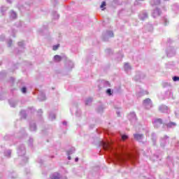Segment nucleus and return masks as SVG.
Returning a JSON list of instances; mask_svg holds the SVG:
<instances>
[{"label": "nucleus", "mask_w": 179, "mask_h": 179, "mask_svg": "<svg viewBox=\"0 0 179 179\" xmlns=\"http://www.w3.org/2000/svg\"><path fill=\"white\" fill-rule=\"evenodd\" d=\"M148 15L146 11H143L139 14V19L141 20H145V19H148Z\"/></svg>", "instance_id": "7"}, {"label": "nucleus", "mask_w": 179, "mask_h": 179, "mask_svg": "<svg viewBox=\"0 0 179 179\" xmlns=\"http://www.w3.org/2000/svg\"><path fill=\"white\" fill-rule=\"evenodd\" d=\"M69 160H71V157H69Z\"/></svg>", "instance_id": "31"}, {"label": "nucleus", "mask_w": 179, "mask_h": 179, "mask_svg": "<svg viewBox=\"0 0 179 179\" xmlns=\"http://www.w3.org/2000/svg\"><path fill=\"white\" fill-rule=\"evenodd\" d=\"M166 139H169V136H164V138L161 139L162 143L165 142Z\"/></svg>", "instance_id": "22"}, {"label": "nucleus", "mask_w": 179, "mask_h": 179, "mask_svg": "<svg viewBox=\"0 0 179 179\" xmlns=\"http://www.w3.org/2000/svg\"><path fill=\"white\" fill-rule=\"evenodd\" d=\"M124 68V71L126 72H129V71H131V69H132V68L131 67V65H129V63H125Z\"/></svg>", "instance_id": "12"}, {"label": "nucleus", "mask_w": 179, "mask_h": 179, "mask_svg": "<svg viewBox=\"0 0 179 179\" xmlns=\"http://www.w3.org/2000/svg\"><path fill=\"white\" fill-rule=\"evenodd\" d=\"M143 94H148V92L145 91V92H143V91H141L140 92H138L137 96L141 97V96H143Z\"/></svg>", "instance_id": "19"}, {"label": "nucleus", "mask_w": 179, "mask_h": 179, "mask_svg": "<svg viewBox=\"0 0 179 179\" xmlns=\"http://www.w3.org/2000/svg\"><path fill=\"white\" fill-rule=\"evenodd\" d=\"M152 141H153V142H154V145H155V143H156V140L152 139Z\"/></svg>", "instance_id": "28"}, {"label": "nucleus", "mask_w": 179, "mask_h": 179, "mask_svg": "<svg viewBox=\"0 0 179 179\" xmlns=\"http://www.w3.org/2000/svg\"><path fill=\"white\" fill-rule=\"evenodd\" d=\"M173 55H176V51L173 49L167 51V57H173Z\"/></svg>", "instance_id": "11"}, {"label": "nucleus", "mask_w": 179, "mask_h": 179, "mask_svg": "<svg viewBox=\"0 0 179 179\" xmlns=\"http://www.w3.org/2000/svg\"><path fill=\"white\" fill-rule=\"evenodd\" d=\"M151 6H157L160 5L161 1L160 0H151L150 2Z\"/></svg>", "instance_id": "9"}, {"label": "nucleus", "mask_w": 179, "mask_h": 179, "mask_svg": "<svg viewBox=\"0 0 179 179\" xmlns=\"http://www.w3.org/2000/svg\"><path fill=\"white\" fill-rule=\"evenodd\" d=\"M50 178L52 179H59V173H55L50 175Z\"/></svg>", "instance_id": "14"}, {"label": "nucleus", "mask_w": 179, "mask_h": 179, "mask_svg": "<svg viewBox=\"0 0 179 179\" xmlns=\"http://www.w3.org/2000/svg\"><path fill=\"white\" fill-rule=\"evenodd\" d=\"M113 163H114V159H115V160H117V162H120L121 163H124V162L127 160V158L124 157L122 154L114 152V151L113 153Z\"/></svg>", "instance_id": "1"}, {"label": "nucleus", "mask_w": 179, "mask_h": 179, "mask_svg": "<svg viewBox=\"0 0 179 179\" xmlns=\"http://www.w3.org/2000/svg\"><path fill=\"white\" fill-rule=\"evenodd\" d=\"M120 150L122 151V150H125V147L120 145Z\"/></svg>", "instance_id": "24"}, {"label": "nucleus", "mask_w": 179, "mask_h": 179, "mask_svg": "<svg viewBox=\"0 0 179 179\" xmlns=\"http://www.w3.org/2000/svg\"><path fill=\"white\" fill-rule=\"evenodd\" d=\"M173 82H178V80H179V77H178V76H174V77H173Z\"/></svg>", "instance_id": "21"}, {"label": "nucleus", "mask_w": 179, "mask_h": 179, "mask_svg": "<svg viewBox=\"0 0 179 179\" xmlns=\"http://www.w3.org/2000/svg\"><path fill=\"white\" fill-rule=\"evenodd\" d=\"M134 136L136 141H142L143 139V134H135Z\"/></svg>", "instance_id": "10"}, {"label": "nucleus", "mask_w": 179, "mask_h": 179, "mask_svg": "<svg viewBox=\"0 0 179 179\" xmlns=\"http://www.w3.org/2000/svg\"><path fill=\"white\" fill-rule=\"evenodd\" d=\"M54 58H55V61H56V62H59L61 61V59H62V57L58 55H55Z\"/></svg>", "instance_id": "15"}, {"label": "nucleus", "mask_w": 179, "mask_h": 179, "mask_svg": "<svg viewBox=\"0 0 179 179\" xmlns=\"http://www.w3.org/2000/svg\"><path fill=\"white\" fill-rule=\"evenodd\" d=\"M58 48H59V45H53L52 50H53V51H57V50H58Z\"/></svg>", "instance_id": "20"}, {"label": "nucleus", "mask_w": 179, "mask_h": 179, "mask_svg": "<svg viewBox=\"0 0 179 179\" xmlns=\"http://www.w3.org/2000/svg\"><path fill=\"white\" fill-rule=\"evenodd\" d=\"M159 111H160V113H164L167 114V113H169V107H167V106L166 105H161L159 107Z\"/></svg>", "instance_id": "6"}, {"label": "nucleus", "mask_w": 179, "mask_h": 179, "mask_svg": "<svg viewBox=\"0 0 179 179\" xmlns=\"http://www.w3.org/2000/svg\"><path fill=\"white\" fill-rule=\"evenodd\" d=\"M116 114H117V117H120V115H121V113L120 112V110H116Z\"/></svg>", "instance_id": "25"}, {"label": "nucleus", "mask_w": 179, "mask_h": 179, "mask_svg": "<svg viewBox=\"0 0 179 179\" xmlns=\"http://www.w3.org/2000/svg\"><path fill=\"white\" fill-rule=\"evenodd\" d=\"M143 106L147 110H150L153 107V103L150 99L147 98L143 101Z\"/></svg>", "instance_id": "2"}, {"label": "nucleus", "mask_w": 179, "mask_h": 179, "mask_svg": "<svg viewBox=\"0 0 179 179\" xmlns=\"http://www.w3.org/2000/svg\"><path fill=\"white\" fill-rule=\"evenodd\" d=\"M112 33H113V32H111V31H107L108 36H111Z\"/></svg>", "instance_id": "27"}, {"label": "nucleus", "mask_w": 179, "mask_h": 179, "mask_svg": "<svg viewBox=\"0 0 179 179\" xmlns=\"http://www.w3.org/2000/svg\"><path fill=\"white\" fill-rule=\"evenodd\" d=\"M78 160H79L78 158H76V159H75V161H76V162H78Z\"/></svg>", "instance_id": "29"}, {"label": "nucleus", "mask_w": 179, "mask_h": 179, "mask_svg": "<svg viewBox=\"0 0 179 179\" xmlns=\"http://www.w3.org/2000/svg\"><path fill=\"white\" fill-rule=\"evenodd\" d=\"M162 146H164V144H161Z\"/></svg>", "instance_id": "32"}, {"label": "nucleus", "mask_w": 179, "mask_h": 179, "mask_svg": "<svg viewBox=\"0 0 179 179\" xmlns=\"http://www.w3.org/2000/svg\"><path fill=\"white\" fill-rule=\"evenodd\" d=\"M110 143H103V149L105 150H108V149H110Z\"/></svg>", "instance_id": "16"}, {"label": "nucleus", "mask_w": 179, "mask_h": 179, "mask_svg": "<svg viewBox=\"0 0 179 179\" xmlns=\"http://www.w3.org/2000/svg\"><path fill=\"white\" fill-rule=\"evenodd\" d=\"M164 125H166L167 127V128H173V127H176L177 125V124H176V122H171L164 124Z\"/></svg>", "instance_id": "13"}, {"label": "nucleus", "mask_w": 179, "mask_h": 179, "mask_svg": "<svg viewBox=\"0 0 179 179\" xmlns=\"http://www.w3.org/2000/svg\"><path fill=\"white\" fill-rule=\"evenodd\" d=\"M152 123L155 128H160V127L163 124V120L162 118L153 119Z\"/></svg>", "instance_id": "3"}, {"label": "nucleus", "mask_w": 179, "mask_h": 179, "mask_svg": "<svg viewBox=\"0 0 179 179\" xmlns=\"http://www.w3.org/2000/svg\"><path fill=\"white\" fill-rule=\"evenodd\" d=\"M126 157L128 160H130L131 163H134L135 160H137L136 156L134 155L133 154H127Z\"/></svg>", "instance_id": "8"}, {"label": "nucleus", "mask_w": 179, "mask_h": 179, "mask_svg": "<svg viewBox=\"0 0 179 179\" xmlns=\"http://www.w3.org/2000/svg\"><path fill=\"white\" fill-rule=\"evenodd\" d=\"M86 104H87V102L86 103Z\"/></svg>", "instance_id": "33"}, {"label": "nucleus", "mask_w": 179, "mask_h": 179, "mask_svg": "<svg viewBox=\"0 0 179 179\" xmlns=\"http://www.w3.org/2000/svg\"><path fill=\"white\" fill-rule=\"evenodd\" d=\"M128 119L131 122L135 123L136 121H138V117H136V113L134 112H131L128 115Z\"/></svg>", "instance_id": "4"}, {"label": "nucleus", "mask_w": 179, "mask_h": 179, "mask_svg": "<svg viewBox=\"0 0 179 179\" xmlns=\"http://www.w3.org/2000/svg\"><path fill=\"white\" fill-rule=\"evenodd\" d=\"M22 93H26V92H27L26 87H22Z\"/></svg>", "instance_id": "26"}, {"label": "nucleus", "mask_w": 179, "mask_h": 179, "mask_svg": "<svg viewBox=\"0 0 179 179\" xmlns=\"http://www.w3.org/2000/svg\"><path fill=\"white\" fill-rule=\"evenodd\" d=\"M160 15H162V10H160V8H156L152 12V17H155V18L159 17V16H160Z\"/></svg>", "instance_id": "5"}, {"label": "nucleus", "mask_w": 179, "mask_h": 179, "mask_svg": "<svg viewBox=\"0 0 179 179\" xmlns=\"http://www.w3.org/2000/svg\"><path fill=\"white\" fill-rule=\"evenodd\" d=\"M167 20H165V25L167 24Z\"/></svg>", "instance_id": "30"}, {"label": "nucleus", "mask_w": 179, "mask_h": 179, "mask_svg": "<svg viewBox=\"0 0 179 179\" xmlns=\"http://www.w3.org/2000/svg\"><path fill=\"white\" fill-rule=\"evenodd\" d=\"M106 1H103L100 6V8L101 9V10H104V9H106Z\"/></svg>", "instance_id": "18"}, {"label": "nucleus", "mask_w": 179, "mask_h": 179, "mask_svg": "<svg viewBox=\"0 0 179 179\" xmlns=\"http://www.w3.org/2000/svg\"><path fill=\"white\" fill-rule=\"evenodd\" d=\"M106 94H108V96H111V89H108L106 90Z\"/></svg>", "instance_id": "23"}, {"label": "nucleus", "mask_w": 179, "mask_h": 179, "mask_svg": "<svg viewBox=\"0 0 179 179\" xmlns=\"http://www.w3.org/2000/svg\"><path fill=\"white\" fill-rule=\"evenodd\" d=\"M120 136L122 138V141H127V139H128L129 138V136H128V135H127V134H120Z\"/></svg>", "instance_id": "17"}]
</instances>
